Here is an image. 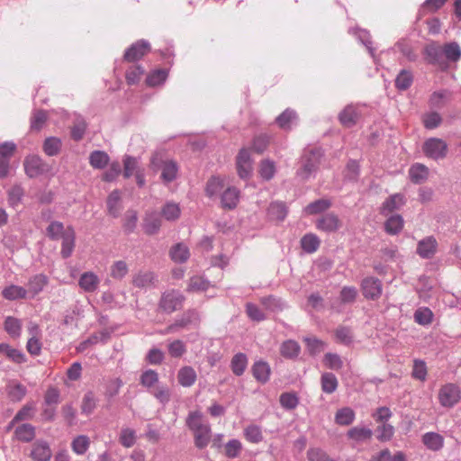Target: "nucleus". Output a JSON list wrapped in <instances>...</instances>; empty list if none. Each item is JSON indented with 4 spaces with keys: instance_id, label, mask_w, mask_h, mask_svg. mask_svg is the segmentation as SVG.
I'll return each mask as SVG.
<instances>
[{
    "instance_id": "1",
    "label": "nucleus",
    "mask_w": 461,
    "mask_h": 461,
    "mask_svg": "<svg viewBox=\"0 0 461 461\" xmlns=\"http://www.w3.org/2000/svg\"><path fill=\"white\" fill-rule=\"evenodd\" d=\"M185 424L194 433V446L199 449L205 448L212 439L210 424L203 420L200 411H190L186 417Z\"/></svg>"
},
{
    "instance_id": "2",
    "label": "nucleus",
    "mask_w": 461,
    "mask_h": 461,
    "mask_svg": "<svg viewBox=\"0 0 461 461\" xmlns=\"http://www.w3.org/2000/svg\"><path fill=\"white\" fill-rule=\"evenodd\" d=\"M199 313L195 310H188L180 317L176 318L173 323L164 330H159L158 333L160 335L177 333L183 330L196 327L199 324Z\"/></svg>"
},
{
    "instance_id": "3",
    "label": "nucleus",
    "mask_w": 461,
    "mask_h": 461,
    "mask_svg": "<svg viewBox=\"0 0 461 461\" xmlns=\"http://www.w3.org/2000/svg\"><path fill=\"white\" fill-rule=\"evenodd\" d=\"M150 167L154 171L161 169V178L165 183L175 180L178 171L176 163L173 160H164L161 153H155L152 156Z\"/></svg>"
},
{
    "instance_id": "4",
    "label": "nucleus",
    "mask_w": 461,
    "mask_h": 461,
    "mask_svg": "<svg viewBox=\"0 0 461 461\" xmlns=\"http://www.w3.org/2000/svg\"><path fill=\"white\" fill-rule=\"evenodd\" d=\"M321 156V150L317 148L306 151L302 158V168L297 174L303 179H308L317 170Z\"/></svg>"
},
{
    "instance_id": "5",
    "label": "nucleus",
    "mask_w": 461,
    "mask_h": 461,
    "mask_svg": "<svg viewBox=\"0 0 461 461\" xmlns=\"http://www.w3.org/2000/svg\"><path fill=\"white\" fill-rule=\"evenodd\" d=\"M438 398L443 407L452 408L461 399L460 388L452 383L446 384L440 387Z\"/></svg>"
},
{
    "instance_id": "6",
    "label": "nucleus",
    "mask_w": 461,
    "mask_h": 461,
    "mask_svg": "<svg viewBox=\"0 0 461 461\" xmlns=\"http://www.w3.org/2000/svg\"><path fill=\"white\" fill-rule=\"evenodd\" d=\"M185 301V296L176 290H170L162 294L158 306L167 312L172 313L179 310Z\"/></svg>"
},
{
    "instance_id": "7",
    "label": "nucleus",
    "mask_w": 461,
    "mask_h": 461,
    "mask_svg": "<svg viewBox=\"0 0 461 461\" xmlns=\"http://www.w3.org/2000/svg\"><path fill=\"white\" fill-rule=\"evenodd\" d=\"M424 154L432 159L438 160L446 158L447 144L441 139L429 138L423 144Z\"/></svg>"
},
{
    "instance_id": "8",
    "label": "nucleus",
    "mask_w": 461,
    "mask_h": 461,
    "mask_svg": "<svg viewBox=\"0 0 461 461\" xmlns=\"http://www.w3.org/2000/svg\"><path fill=\"white\" fill-rule=\"evenodd\" d=\"M23 165L26 175L31 178L37 177L49 171V166L36 155L26 157Z\"/></svg>"
},
{
    "instance_id": "9",
    "label": "nucleus",
    "mask_w": 461,
    "mask_h": 461,
    "mask_svg": "<svg viewBox=\"0 0 461 461\" xmlns=\"http://www.w3.org/2000/svg\"><path fill=\"white\" fill-rule=\"evenodd\" d=\"M361 289L365 298L377 300L382 294V282L373 276L366 277L361 282Z\"/></svg>"
},
{
    "instance_id": "10",
    "label": "nucleus",
    "mask_w": 461,
    "mask_h": 461,
    "mask_svg": "<svg viewBox=\"0 0 461 461\" xmlns=\"http://www.w3.org/2000/svg\"><path fill=\"white\" fill-rule=\"evenodd\" d=\"M425 55L429 63L438 66L441 69L447 68V63L444 59L443 46L431 43L426 46Z\"/></svg>"
},
{
    "instance_id": "11",
    "label": "nucleus",
    "mask_w": 461,
    "mask_h": 461,
    "mask_svg": "<svg viewBox=\"0 0 461 461\" xmlns=\"http://www.w3.org/2000/svg\"><path fill=\"white\" fill-rule=\"evenodd\" d=\"M149 50V43L145 40H140L126 50L123 59L128 62L137 61Z\"/></svg>"
},
{
    "instance_id": "12",
    "label": "nucleus",
    "mask_w": 461,
    "mask_h": 461,
    "mask_svg": "<svg viewBox=\"0 0 461 461\" xmlns=\"http://www.w3.org/2000/svg\"><path fill=\"white\" fill-rule=\"evenodd\" d=\"M238 174L240 178H249L252 172V160L249 151L247 149H241L236 158Z\"/></svg>"
},
{
    "instance_id": "13",
    "label": "nucleus",
    "mask_w": 461,
    "mask_h": 461,
    "mask_svg": "<svg viewBox=\"0 0 461 461\" xmlns=\"http://www.w3.org/2000/svg\"><path fill=\"white\" fill-rule=\"evenodd\" d=\"M438 241L433 236L420 240L417 244V254L424 259H429L437 253Z\"/></svg>"
},
{
    "instance_id": "14",
    "label": "nucleus",
    "mask_w": 461,
    "mask_h": 461,
    "mask_svg": "<svg viewBox=\"0 0 461 461\" xmlns=\"http://www.w3.org/2000/svg\"><path fill=\"white\" fill-rule=\"evenodd\" d=\"M316 227L324 232H335L341 227V221L335 213L329 212L316 221Z\"/></svg>"
},
{
    "instance_id": "15",
    "label": "nucleus",
    "mask_w": 461,
    "mask_h": 461,
    "mask_svg": "<svg viewBox=\"0 0 461 461\" xmlns=\"http://www.w3.org/2000/svg\"><path fill=\"white\" fill-rule=\"evenodd\" d=\"M111 333L112 332L108 330H103L99 332L94 333L91 336H89L86 339L80 342L77 347V350L78 352H83L92 345H95L97 343L105 344L110 339Z\"/></svg>"
},
{
    "instance_id": "16",
    "label": "nucleus",
    "mask_w": 461,
    "mask_h": 461,
    "mask_svg": "<svg viewBox=\"0 0 461 461\" xmlns=\"http://www.w3.org/2000/svg\"><path fill=\"white\" fill-rule=\"evenodd\" d=\"M31 456L35 461H50L52 456L51 449L46 441H37L34 443Z\"/></svg>"
},
{
    "instance_id": "17",
    "label": "nucleus",
    "mask_w": 461,
    "mask_h": 461,
    "mask_svg": "<svg viewBox=\"0 0 461 461\" xmlns=\"http://www.w3.org/2000/svg\"><path fill=\"white\" fill-rule=\"evenodd\" d=\"M161 227V217L157 212H147L143 220V230L149 235L156 234Z\"/></svg>"
},
{
    "instance_id": "18",
    "label": "nucleus",
    "mask_w": 461,
    "mask_h": 461,
    "mask_svg": "<svg viewBox=\"0 0 461 461\" xmlns=\"http://www.w3.org/2000/svg\"><path fill=\"white\" fill-rule=\"evenodd\" d=\"M62 239V245L60 254L62 258H69L75 248V240L76 234L72 227H68L66 229V232L64 233Z\"/></svg>"
},
{
    "instance_id": "19",
    "label": "nucleus",
    "mask_w": 461,
    "mask_h": 461,
    "mask_svg": "<svg viewBox=\"0 0 461 461\" xmlns=\"http://www.w3.org/2000/svg\"><path fill=\"white\" fill-rule=\"evenodd\" d=\"M405 203V198L401 194H394L388 197L382 204L381 213L387 215L395 210H399Z\"/></svg>"
},
{
    "instance_id": "20",
    "label": "nucleus",
    "mask_w": 461,
    "mask_h": 461,
    "mask_svg": "<svg viewBox=\"0 0 461 461\" xmlns=\"http://www.w3.org/2000/svg\"><path fill=\"white\" fill-rule=\"evenodd\" d=\"M196 379L197 374L192 366H185L178 370L177 381L183 387H191L194 384Z\"/></svg>"
},
{
    "instance_id": "21",
    "label": "nucleus",
    "mask_w": 461,
    "mask_h": 461,
    "mask_svg": "<svg viewBox=\"0 0 461 461\" xmlns=\"http://www.w3.org/2000/svg\"><path fill=\"white\" fill-rule=\"evenodd\" d=\"M240 200V191L236 187H228L221 196V206L225 209H234Z\"/></svg>"
},
{
    "instance_id": "22",
    "label": "nucleus",
    "mask_w": 461,
    "mask_h": 461,
    "mask_svg": "<svg viewBox=\"0 0 461 461\" xmlns=\"http://www.w3.org/2000/svg\"><path fill=\"white\" fill-rule=\"evenodd\" d=\"M156 275L150 271H140L133 276L132 284L138 288H149L155 285Z\"/></svg>"
},
{
    "instance_id": "23",
    "label": "nucleus",
    "mask_w": 461,
    "mask_h": 461,
    "mask_svg": "<svg viewBox=\"0 0 461 461\" xmlns=\"http://www.w3.org/2000/svg\"><path fill=\"white\" fill-rule=\"evenodd\" d=\"M98 276L93 272H85L81 275L78 285L85 291L92 293L96 290L99 285Z\"/></svg>"
},
{
    "instance_id": "24",
    "label": "nucleus",
    "mask_w": 461,
    "mask_h": 461,
    "mask_svg": "<svg viewBox=\"0 0 461 461\" xmlns=\"http://www.w3.org/2000/svg\"><path fill=\"white\" fill-rule=\"evenodd\" d=\"M169 256L174 262L182 264L190 258V251L185 244L177 243L170 249Z\"/></svg>"
},
{
    "instance_id": "25",
    "label": "nucleus",
    "mask_w": 461,
    "mask_h": 461,
    "mask_svg": "<svg viewBox=\"0 0 461 461\" xmlns=\"http://www.w3.org/2000/svg\"><path fill=\"white\" fill-rule=\"evenodd\" d=\"M410 179L414 184H421L429 176V168L423 164L416 163L409 170Z\"/></svg>"
},
{
    "instance_id": "26",
    "label": "nucleus",
    "mask_w": 461,
    "mask_h": 461,
    "mask_svg": "<svg viewBox=\"0 0 461 461\" xmlns=\"http://www.w3.org/2000/svg\"><path fill=\"white\" fill-rule=\"evenodd\" d=\"M23 322L20 319L7 316L4 322V329L13 339L20 338L22 334Z\"/></svg>"
},
{
    "instance_id": "27",
    "label": "nucleus",
    "mask_w": 461,
    "mask_h": 461,
    "mask_svg": "<svg viewBox=\"0 0 461 461\" xmlns=\"http://www.w3.org/2000/svg\"><path fill=\"white\" fill-rule=\"evenodd\" d=\"M47 284V277L44 275H36L30 278L28 282V296L34 297L41 293Z\"/></svg>"
},
{
    "instance_id": "28",
    "label": "nucleus",
    "mask_w": 461,
    "mask_h": 461,
    "mask_svg": "<svg viewBox=\"0 0 461 461\" xmlns=\"http://www.w3.org/2000/svg\"><path fill=\"white\" fill-rule=\"evenodd\" d=\"M339 119L340 123L348 128L354 126L358 119L357 109L353 105H348L339 113Z\"/></svg>"
},
{
    "instance_id": "29",
    "label": "nucleus",
    "mask_w": 461,
    "mask_h": 461,
    "mask_svg": "<svg viewBox=\"0 0 461 461\" xmlns=\"http://www.w3.org/2000/svg\"><path fill=\"white\" fill-rule=\"evenodd\" d=\"M297 115L294 110L286 109L276 119L277 125L283 130H290L296 122Z\"/></svg>"
},
{
    "instance_id": "30",
    "label": "nucleus",
    "mask_w": 461,
    "mask_h": 461,
    "mask_svg": "<svg viewBox=\"0 0 461 461\" xmlns=\"http://www.w3.org/2000/svg\"><path fill=\"white\" fill-rule=\"evenodd\" d=\"M301 352L300 345L293 339L285 340L280 347L281 355L289 359L296 358Z\"/></svg>"
},
{
    "instance_id": "31",
    "label": "nucleus",
    "mask_w": 461,
    "mask_h": 461,
    "mask_svg": "<svg viewBox=\"0 0 461 461\" xmlns=\"http://www.w3.org/2000/svg\"><path fill=\"white\" fill-rule=\"evenodd\" d=\"M2 295L6 300L14 301V300H18V299L26 298L28 296V292L23 286L12 285L6 286L2 291Z\"/></svg>"
},
{
    "instance_id": "32",
    "label": "nucleus",
    "mask_w": 461,
    "mask_h": 461,
    "mask_svg": "<svg viewBox=\"0 0 461 461\" xmlns=\"http://www.w3.org/2000/svg\"><path fill=\"white\" fill-rule=\"evenodd\" d=\"M107 210L113 217H118L122 211L121 194L118 190H113L107 198Z\"/></svg>"
},
{
    "instance_id": "33",
    "label": "nucleus",
    "mask_w": 461,
    "mask_h": 461,
    "mask_svg": "<svg viewBox=\"0 0 461 461\" xmlns=\"http://www.w3.org/2000/svg\"><path fill=\"white\" fill-rule=\"evenodd\" d=\"M61 147L62 141L59 138L48 137L43 142L42 149L47 156L54 157L60 152Z\"/></svg>"
},
{
    "instance_id": "34",
    "label": "nucleus",
    "mask_w": 461,
    "mask_h": 461,
    "mask_svg": "<svg viewBox=\"0 0 461 461\" xmlns=\"http://www.w3.org/2000/svg\"><path fill=\"white\" fill-rule=\"evenodd\" d=\"M0 352L4 353L10 360L14 361V363L22 364L26 361V357L22 351L12 348L7 343L0 344Z\"/></svg>"
},
{
    "instance_id": "35",
    "label": "nucleus",
    "mask_w": 461,
    "mask_h": 461,
    "mask_svg": "<svg viewBox=\"0 0 461 461\" xmlns=\"http://www.w3.org/2000/svg\"><path fill=\"white\" fill-rule=\"evenodd\" d=\"M423 444L433 451L439 450L443 447V438L435 432H427L422 437Z\"/></svg>"
},
{
    "instance_id": "36",
    "label": "nucleus",
    "mask_w": 461,
    "mask_h": 461,
    "mask_svg": "<svg viewBox=\"0 0 461 461\" xmlns=\"http://www.w3.org/2000/svg\"><path fill=\"white\" fill-rule=\"evenodd\" d=\"M26 393V387L20 383H11L7 386V394L12 402H21Z\"/></svg>"
},
{
    "instance_id": "37",
    "label": "nucleus",
    "mask_w": 461,
    "mask_h": 461,
    "mask_svg": "<svg viewBox=\"0 0 461 461\" xmlns=\"http://www.w3.org/2000/svg\"><path fill=\"white\" fill-rule=\"evenodd\" d=\"M14 434L20 441L30 442L35 437V428L29 423H24L15 429Z\"/></svg>"
},
{
    "instance_id": "38",
    "label": "nucleus",
    "mask_w": 461,
    "mask_h": 461,
    "mask_svg": "<svg viewBox=\"0 0 461 461\" xmlns=\"http://www.w3.org/2000/svg\"><path fill=\"white\" fill-rule=\"evenodd\" d=\"M303 341L306 343V348L310 355L317 356L323 352L327 347V344L315 337H305Z\"/></svg>"
},
{
    "instance_id": "39",
    "label": "nucleus",
    "mask_w": 461,
    "mask_h": 461,
    "mask_svg": "<svg viewBox=\"0 0 461 461\" xmlns=\"http://www.w3.org/2000/svg\"><path fill=\"white\" fill-rule=\"evenodd\" d=\"M355 420V412L349 407H344L339 410L335 414V421L337 424L340 426H348Z\"/></svg>"
},
{
    "instance_id": "40",
    "label": "nucleus",
    "mask_w": 461,
    "mask_h": 461,
    "mask_svg": "<svg viewBox=\"0 0 461 461\" xmlns=\"http://www.w3.org/2000/svg\"><path fill=\"white\" fill-rule=\"evenodd\" d=\"M252 372L254 377L261 383H266L269 379L270 367L267 362L259 361L255 363Z\"/></svg>"
},
{
    "instance_id": "41",
    "label": "nucleus",
    "mask_w": 461,
    "mask_h": 461,
    "mask_svg": "<svg viewBox=\"0 0 461 461\" xmlns=\"http://www.w3.org/2000/svg\"><path fill=\"white\" fill-rule=\"evenodd\" d=\"M248 366V357L243 353H238L233 356L231 362H230V367L232 372L240 376L241 375L244 371L246 370Z\"/></svg>"
},
{
    "instance_id": "42",
    "label": "nucleus",
    "mask_w": 461,
    "mask_h": 461,
    "mask_svg": "<svg viewBox=\"0 0 461 461\" xmlns=\"http://www.w3.org/2000/svg\"><path fill=\"white\" fill-rule=\"evenodd\" d=\"M267 212L270 219L283 221L287 214V208L282 202H274L270 203Z\"/></svg>"
},
{
    "instance_id": "43",
    "label": "nucleus",
    "mask_w": 461,
    "mask_h": 461,
    "mask_svg": "<svg viewBox=\"0 0 461 461\" xmlns=\"http://www.w3.org/2000/svg\"><path fill=\"white\" fill-rule=\"evenodd\" d=\"M384 228L388 234H398L403 228L402 217L399 214L392 215L385 221Z\"/></svg>"
},
{
    "instance_id": "44",
    "label": "nucleus",
    "mask_w": 461,
    "mask_h": 461,
    "mask_svg": "<svg viewBox=\"0 0 461 461\" xmlns=\"http://www.w3.org/2000/svg\"><path fill=\"white\" fill-rule=\"evenodd\" d=\"M89 162L94 168L102 169L107 166L109 156L104 151L95 150L89 156Z\"/></svg>"
},
{
    "instance_id": "45",
    "label": "nucleus",
    "mask_w": 461,
    "mask_h": 461,
    "mask_svg": "<svg viewBox=\"0 0 461 461\" xmlns=\"http://www.w3.org/2000/svg\"><path fill=\"white\" fill-rule=\"evenodd\" d=\"M90 446V438L86 435L77 436L71 442L72 450L79 456L84 455Z\"/></svg>"
},
{
    "instance_id": "46",
    "label": "nucleus",
    "mask_w": 461,
    "mask_h": 461,
    "mask_svg": "<svg viewBox=\"0 0 461 461\" xmlns=\"http://www.w3.org/2000/svg\"><path fill=\"white\" fill-rule=\"evenodd\" d=\"M331 206V203L327 199H319L309 203L305 208L304 212L306 214H317L325 212Z\"/></svg>"
},
{
    "instance_id": "47",
    "label": "nucleus",
    "mask_w": 461,
    "mask_h": 461,
    "mask_svg": "<svg viewBox=\"0 0 461 461\" xmlns=\"http://www.w3.org/2000/svg\"><path fill=\"white\" fill-rule=\"evenodd\" d=\"M413 82V75L411 71L402 69L395 78V86L398 90L408 89Z\"/></svg>"
},
{
    "instance_id": "48",
    "label": "nucleus",
    "mask_w": 461,
    "mask_h": 461,
    "mask_svg": "<svg viewBox=\"0 0 461 461\" xmlns=\"http://www.w3.org/2000/svg\"><path fill=\"white\" fill-rule=\"evenodd\" d=\"M444 57L450 62H456L461 58V49L456 42L447 43L443 46Z\"/></svg>"
},
{
    "instance_id": "49",
    "label": "nucleus",
    "mask_w": 461,
    "mask_h": 461,
    "mask_svg": "<svg viewBox=\"0 0 461 461\" xmlns=\"http://www.w3.org/2000/svg\"><path fill=\"white\" fill-rule=\"evenodd\" d=\"M319 246L320 240L315 234H306L301 239V247L307 253L315 252Z\"/></svg>"
},
{
    "instance_id": "50",
    "label": "nucleus",
    "mask_w": 461,
    "mask_h": 461,
    "mask_svg": "<svg viewBox=\"0 0 461 461\" xmlns=\"http://www.w3.org/2000/svg\"><path fill=\"white\" fill-rule=\"evenodd\" d=\"M181 213L180 207L177 203L173 202L167 203L161 209V215L167 221H176L179 218Z\"/></svg>"
},
{
    "instance_id": "51",
    "label": "nucleus",
    "mask_w": 461,
    "mask_h": 461,
    "mask_svg": "<svg viewBox=\"0 0 461 461\" xmlns=\"http://www.w3.org/2000/svg\"><path fill=\"white\" fill-rule=\"evenodd\" d=\"M129 272L128 264L124 260L114 261L110 267V275L113 279H122Z\"/></svg>"
},
{
    "instance_id": "52",
    "label": "nucleus",
    "mask_w": 461,
    "mask_h": 461,
    "mask_svg": "<svg viewBox=\"0 0 461 461\" xmlns=\"http://www.w3.org/2000/svg\"><path fill=\"white\" fill-rule=\"evenodd\" d=\"M413 318L415 322L420 325H429L432 321L433 312L428 307H420L415 311Z\"/></svg>"
},
{
    "instance_id": "53",
    "label": "nucleus",
    "mask_w": 461,
    "mask_h": 461,
    "mask_svg": "<svg viewBox=\"0 0 461 461\" xmlns=\"http://www.w3.org/2000/svg\"><path fill=\"white\" fill-rule=\"evenodd\" d=\"M245 438L254 444H258L263 440L262 429L258 425H249L244 429Z\"/></svg>"
},
{
    "instance_id": "54",
    "label": "nucleus",
    "mask_w": 461,
    "mask_h": 461,
    "mask_svg": "<svg viewBox=\"0 0 461 461\" xmlns=\"http://www.w3.org/2000/svg\"><path fill=\"white\" fill-rule=\"evenodd\" d=\"M321 389L326 393H332L338 387V380L332 373H324L321 378Z\"/></svg>"
},
{
    "instance_id": "55",
    "label": "nucleus",
    "mask_w": 461,
    "mask_h": 461,
    "mask_svg": "<svg viewBox=\"0 0 461 461\" xmlns=\"http://www.w3.org/2000/svg\"><path fill=\"white\" fill-rule=\"evenodd\" d=\"M210 286V282L203 276H193L189 279L187 292H203L206 291Z\"/></svg>"
},
{
    "instance_id": "56",
    "label": "nucleus",
    "mask_w": 461,
    "mask_h": 461,
    "mask_svg": "<svg viewBox=\"0 0 461 461\" xmlns=\"http://www.w3.org/2000/svg\"><path fill=\"white\" fill-rule=\"evenodd\" d=\"M136 431L130 428H122L120 436L119 442L124 447H131L136 443Z\"/></svg>"
},
{
    "instance_id": "57",
    "label": "nucleus",
    "mask_w": 461,
    "mask_h": 461,
    "mask_svg": "<svg viewBox=\"0 0 461 461\" xmlns=\"http://www.w3.org/2000/svg\"><path fill=\"white\" fill-rule=\"evenodd\" d=\"M167 77V69H157L148 75L146 83L149 86H157L164 84Z\"/></svg>"
},
{
    "instance_id": "58",
    "label": "nucleus",
    "mask_w": 461,
    "mask_h": 461,
    "mask_svg": "<svg viewBox=\"0 0 461 461\" xmlns=\"http://www.w3.org/2000/svg\"><path fill=\"white\" fill-rule=\"evenodd\" d=\"M376 438L381 442L392 439L394 434V428L387 422H384L376 428Z\"/></svg>"
},
{
    "instance_id": "59",
    "label": "nucleus",
    "mask_w": 461,
    "mask_h": 461,
    "mask_svg": "<svg viewBox=\"0 0 461 461\" xmlns=\"http://www.w3.org/2000/svg\"><path fill=\"white\" fill-rule=\"evenodd\" d=\"M47 113L43 110H36L34 111V113H32V117H31V130L32 131H41L46 121H47Z\"/></svg>"
},
{
    "instance_id": "60",
    "label": "nucleus",
    "mask_w": 461,
    "mask_h": 461,
    "mask_svg": "<svg viewBox=\"0 0 461 461\" xmlns=\"http://www.w3.org/2000/svg\"><path fill=\"white\" fill-rule=\"evenodd\" d=\"M223 187V181L218 176H212L206 184L205 192L209 197H213L216 196Z\"/></svg>"
},
{
    "instance_id": "61",
    "label": "nucleus",
    "mask_w": 461,
    "mask_h": 461,
    "mask_svg": "<svg viewBox=\"0 0 461 461\" xmlns=\"http://www.w3.org/2000/svg\"><path fill=\"white\" fill-rule=\"evenodd\" d=\"M260 302L267 310L271 312L281 311L285 307V303L273 295L262 297Z\"/></svg>"
},
{
    "instance_id": "62",
    "label": "nucleus",
    "mask_w": 461,
    "mask_h": 461,
    "mask_svg": "<svg viewBox=\"0 0 461 461\" xmlns=\"http://www.w3.org/2000/svg\"><path fill=\"white\" fill-rule=\"evenodd\" d=\"M96 407V399L92 391H89L85 393L82 403H81V411L84 414L89 415L91 414Z\"/></svg>"
},
{
    "instance_id": "63",
    "label": "nucleus",
    "mask_w": 461,
    "mask_h": 461,
    "mask_svg": "<svg viewBox=\"0 0 461 461\" xmlns=\"http://www.w3.org/2000/svg\"><path fill=\"white\" fill-rule=\"evenodd\" d=\"M168 354L175 358L183 357L186 352L185 344L180 339H175L167 345Z\"/></svg>"
},
{
    "instance_id": "64",
    "label": "nucleus",
    "mask_w": 461,
    "mask_h": 461,
    "mask_svg": "<svg viewBox=\"0 0 461 461\" xmlns=\"http://www.w3.org/2000/svg\"><path fill=\"white\" fill-rule=\"evenodd\" d=\"M306 455L308 461H335L320 447H310Z\"/></svg>"
}]
</instances>
